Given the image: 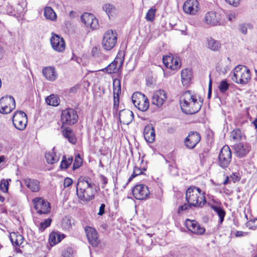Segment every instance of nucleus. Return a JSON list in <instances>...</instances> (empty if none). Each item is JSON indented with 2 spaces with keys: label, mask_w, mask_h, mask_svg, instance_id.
I'll use <instances>...</instances> for the list:
<instances>
[{
  "label": "nucleus",
  "mask_w": 257,
  "mask_h": 257,
  "mask_svg": "<svg viewBox=\"0 0 257 257\" xmlns=\"http://www.w3.org/2000/svg\"><path fill=\"white\" fill-rule=\"evenodd\" d=\"M97 190V187L89 177L81 176L78 179L76 194L80 200L88 202L94 199Z\"/></svg>",
  "instance_id": "1"
},
{
  "label": "nucleus",
  "mask_w": 257,
  "mask_h": 257,
  "mask_svg": "<svg viewBox=\"0 0 257 257\" xmlns=\"http://www.w3.org/2000/svg\"><path fill=\"white\" fill-rule=\"evenodd\" d=\"M186 200L187 203L180 206L178 213H182L192 207H202L206 201L204 193L198 187H190L186 192Z\"/></svg>",
  "instance_id": "2"
},
{
  "label": "nucleus",
  "mask_w": 257,
  "mask_h": 257,
  "mask_svg": "<svg viewBox=\"0 0 257 257\" xmlns=\"http://www.w3.org/2000/svg\"><path fill=\"white\" fill-rule=\"evenodd\" d=\"M180 102L182 111L187 114L197 113L202 106V102L198 100L196 96L192 94L189 90L186 91L182 94Z\"/></svg>",
  "instance_id": "3"
},
{
  "label": "nucleus",
  "mask_w": 257,
  "mask_h": 257,
  "mask_svg": "<svg viewBox=\"0 0 257 257\" xmlns=\"http://www.w3.org/2000/svg\"><path fill=\"white\" fill-rule=\"evenodd\" d=\"M250 79L249 70L243 65H238L233 70L232 80L237 83L246 84Z\"/></svg>",
  "instance_id": "4"
},
{
  "label": "nucleus",
  "mask_w": 257,
  "mask_h": 257,
  "mask_svg": "<svg viewBox=\"0 0 257 257\" xmlns=\"http://www.w3.org/2000/svg\"><path fill=\"white\" fill-rule=\"evenodd\" d=\"M117 40V35L115 31L108 30L103 35L102 41V46L106 51L111 50L116 45Z\"/></svg>",
  "instance_id": "5"
},
{
  "label": "nucleus",
  "mask_w": 257,
  "mask_h": 257,
  "mask_svg": "<svg viewBox=\"0 0 257 257\" xmlns=\"http://www.w3.org/2000/svg\"><path fill=\"white\" fill-rule=\"evenodd\" d=\"M134 105L140 110L146 111L149 107V101L147 96L139 92L134 93L132 96Z\"/></svg>",
  "instance_id": "6"
},
{
  "label": "nucleus",
  "mask_w": 257,
  "mask_h": 257,
  "mask_svg": "<svg viewBox=\"0 0 257 257\" xmlns=\"http://www.w3.org/2000/svg\"><path fill=\"white\" fill-rule=\"evenodd\" d=\"M15 100L13 96L6 95L0 98V113H10L15 108Z\"/></svg>",
  "instance_id": "7"
},
{
  "label": "nucleus",
  "mask_w": 257,
  "mask_h": 257,
  "mask_svg": "<svg viewBox=\"0 0 257 257\" xmlns=\"http://www.w3.org/2000/svg\"><path fill=\"white\" fill-rule=\"evenodd\" d=\"M124 61V55L118 53L114 60L109 64L106 67L101 70L108 74L114 73L117 72L121 67Z\"/></svg>",
  "instance_id": "8"
},
{
  "label": "nucleus",
  "mask_w": 257,
  "mask_h": 257,
  "mask_svg": "<svg viewBox=\"0 0 257 257\" xmlns=\"http://www.w3.org/2000/svg\"><path fill=\"white\" fill-rule=\"evenodd\" d=\"M231 152L229 147L227 145L223 146L218 157L219 166L222 168H227L231 162Z\"/></svg>",
  "instance_id": "9"
},
{
  "label": "nucleus",
  "mask_w": 257,
  "mask_h": 257,
  "mask_svg": "<svg viewBox=\"0 0 257 257\" xmlns=\"http://www.w3.org/2000/svg\"><path fill=\"white\" fill-rule=\"evenodd\" d=\"M78 119L76 111L72 108H67L62 111L61 121L63 124L72 125L75 123Z\"/></svg>",
  "instance_id": "10"
},
{
  "label": "nucleus",
  "mask_w": 257,
  "mask_h": 257,
  "mask_svg": "<svg viewBox=\"0 0 257 257\" xmlns=\"http://www.w3.org/2000/svg\"><path fill=\"white\" fill-rule=\"evenodd\" d=\"M13 123L17 129L21 131L24 130L27 123L26 114L22 111L15 112L13 117Z\"/></svg>",
  "instance_id": "11"
},
{
  "label": "nucleus",
  "mask_w": 257,
  "mask_h": 257,
  "mask_svg": "<svg viewBox=\"0 0 257 257\" xmlns=\"http://www.w3.org/2000/svg\"><path fill=\"white\" fill-rule=\"evenodd\" d=\"M33 203L37 212L39 214H47L50 211L49 202L42 198L37 197L33 200Z\"/></svg>",
  "instance_id": "12"
},
{
  "label": "nucleus",
  "mask_w": 257,
  "mask_h": 257,
  "mask_svg": "<svg viewBox=\"0 0 257 257\" xmlns=\"http://www.w3.org/2000/svg\"><path fill=\"white\" fill-rule=\"evenodd\" d=\"M50 41L51 46L55 51L58 52H62L64 51L65 43L62 37L52 33Z\"/></svg>",
  "instance_id": "13"
},
{
  "label": "nucleus",
  "mask_w": 257,
  "mask_h": 257,
  "mask_svg": "<svg viewBox=\"0 0 257 257\" xmlns=\"http://www.w3.org/2000/svg\"><path fill=\"white\" fill-rule=\"evenodd\" d=\"M113 114H116L119 106V95L121 92L120 81L116 78L113 81Z\"/></svg>",
  "instance_id": "14"
},
{
  "label": "nucleus",
  "mask_w": 257,
  "mask_h": 257,
  "mask_svg": "<svg viewBox=\"0 0 257 257\" xmlns=\"http://www.w3.org/2000/svg\"><path fill=\"white\" fill-rule=\"evenodd\" d=\"M185 225L190 231L195 234L202 235L205 231V228L194 220L186 219Z\"/></svg>",
  "instance_id": "15"
},
{
  "label": "nucleus",
  "mask_w": 257,
  "mask_h": 257,
  "mask_svg": "<svg viewBox=\"0 0 257 257\" xmlns=\"http://www.w3.org/2000/svg\"><path fill=\"white\" fill-rule=\"evenodd\" d=\"M204 23L211 26L221 25L220 15L214 11H210L206 13L204 16Z\"/></svg>",
  "instance_id": "16"
},
{
  "label": "nucleus",
  "mask_w": 257,
  "mask_h": 257,
  "mask_svg": "<svg viewBox=\"0 0 257 257\" xmlns=\"http://www.w3.org/2000/svg\"><path fill=\"white\" fill-rule=\"evenodd\" d=\"M150 194L148 187L143 184L136 185L133 190L134 197L138 200L146 199Z\"/></svg>",
  "instance_id": "17"
},
{
  "label": "nucleus",
  "mask_w": 257,
  "mask_h": 257,
  "mask_svg": "<svg viewBox=\"0 0 257 257\" xmlns=\"http://www.w3.org/2000/svg\"><path fill=\"white\" fill-rule=\"evenodd\" d=\"M85 231L89 243L92 246L97 247L100 242V240L98 239L96 230L92 227L86 226L85 228Z\"/></svg>",
  "instance_id": "18"
},
{
  "label": "nucleus",
  "mask_w": 257,
  "mask_h": 257,
  "mask_svg": "<svg viewBox=\"0 0 257 257\" xmlns=\"http://www.w3.org/2000/svg\"><path fill=\"white\" fill-rule=\"evenodd\" d=\"M201 137L196 132H190L184 141L185 146L188 149H193L200 142Z\"/></svg>",
  "instance_id": "19"
},
{
  "label": "nucleus",
  "mask_w": 257,
  "mask_h": 257,
  "mask_svg": "<svg viewBox=\"0 0 257 257\" xmlns=\"http://www.w3.org/2000/svg\"><path fill=\"white\" fill-rule=\"evenodd\" d=\"M81 20L87 27H90L92 29H96L98 26L97 19L90 13H84L81 16Z\"/></svg>",
  "instance_id": "20"
},
{
  "label": "nucleus",
  "mask_w": 257,
  "mask_h": 257,
  "mask_svg": "<svg viewBox=\"0 0 257 257\" xmlns=\"http://www.w3.org/2000/svg\"><path fill=\"white\" fill-rule=\"evenodd\" d=\"M184 12L190 15H195L199 10V3L197 0H187L183 7Z\"/></svg>",
  "instance_id": "21"
},
{
  "label": "nucleus",
  "mask_w": 257,
  "mask_h": 257,
  "mask_svg": "<svg viewBox=\"0 0 257 257\" xmlns=\"http://www.w3.org/2000/svg\"><path fill=\"white\" fill-rule=\"evenodd\" d=\"M167 98V95L166 91L164 90L160 89L156 91L152 98L153 104L160 107L161 106Z\"/></svg>",
  "instance_id": "22"
},
{
  "label": "nucleus",
  "mask_w": 257,
  "mask_h": 257,
  "mask_svg": "<svg viewBox=\"0 0 257 257\" xmlns=\"http://www.w3.org/2000/svg\"><path fill=\"white\" fill-rule=\"evenodd\" d=\"M234 148L236 156L243 157L246 156L251 149V145L248 143H239L234 145Z\"/></svg>",
  "instance_id": "23"
},
{
  "label": "nucleus",
  "mask_w": 257,
  "mask_h": 257,
  "mask_svg": "<svg viewBox=\"0 0 257 257\" xmlns=\"http://www.w3.org/2000/svg\"><path fill=\"white\" fill-rule=\"evenodd\" d=\"M163 62L164 65L172 70H176L180 68V64L177 57H174L172 55L166 56L163 58Z\"/></svg>",
  "instance_id": "24"
},
{
  "label": "nucleus",
  "mask_w": 257,
  "mask_h": 257,
  "mask_svg": "<svg viewBox=\"0 0 257 257\" xmlns=\"http://www.w3.org/2000/svg\"><path fill=\"white\" fill-rule=\"evenodd\" d=\"M134 118L133 112L128 109H122L119 112V119L121 123L128 124Z\"/></svg>",
  "instance_id": "25"
},
{
  "label": "nucleus",
  "mask_w": 257,
  "mask_h": 257,
  "mask_svg": "<svg viewBox=\"0 0 257 257\" xmlns=\"http://www.w3.org/2000/svg\"><path fill=\"white\" fill-rule=\"evenodd\" d=\"M155 131L151 124L146 125L144 130V136L145 140L149 143L154 142L155 139Z\"/></svg>",
  "instance_id": "26"
},
{
  "label": "nucleus",
  "mask_w": 257,
  "mask_h": 257,
  "mask_svg": "<svg viewBox=\"0 0 257 257\" xmlns=\"http://www.w3.org/2000/svg\"><path fill=\"white\" fill-rule=\"evenodd\" d=\"M206 47L211 51H219L221 48V43L213 38L209 37L206 39Z\"/></svg>",
  "instance_id": "27"
},
{
  "label": "nucleus",
  "mask_w": 257,
  "mask_h": 257,
  "mask_svg": "<svg viewBox=\"0 0 257 257\" xmlns=\"http://www.w3.org/2000/svg\"><path fill=\"white\" fill-rule=\"evenodd\" d=\"M23 180L27 187L32 192H37L39 191L40 186L38 180L29 178H25Z\"/></svg>",
  "instance_id": "28"
},
{
  "label": "nucleus",
  "mask_w": 257,
  "mask_h": 257,
  "mask_svg": "<svg viewBox=\"0 0 257 257\" xmlns=\"http://www.w3.org/2000/svg\"><path fill=\"white\" fill-rule=\"evenodd\" d=\"M42 72L45 78L49 81H54L57 77V73L54 67H46L43 69Z\"/></svg>",
  "instance_id": "29"
},
{
  "label": "nucleus",
  "mask_w": 257,
  "mask_h": 257,
  "mask_svg": "<svg viewBox=\"0 0 257 257\" xmlns=\"http://www.w3.org/2000/svg\"><path fill=\"white\" fill-rule=\"evenodd\" d=\"M65 237V235L58 232H52L49 235V241L50 245L53 246L60 242Z\"/></svg>",
  "instance_id": "30"
},
{
  "label": "nucleus",
  "mask_w": 257,
  "mask_h": 257,
  "mask_svg": "<svg viewBox=\"0 0 257 257\" xmlns=\"http://www.w3.org/2000/svg\"><path fill=\"white\" fill-rule=\"evenodd\" d=\"M10 238L14 245L20 246L23 242V236L20 234L12 232L10 235Z\"/></svg>",
  "instance_id": "31"
},
{
  "label": "nucleus",
  "mask_w": 257,
  "mask_h": 257,
  "mask_svg": "<svg viewBox=\"0 0 257 257\" xmlns=\"http://www.w3.org/2000/svg\"><path fill=\"white\" fill-rule=\"evenodd\" d=\"M63 136L66 138L68 141L72 144H75L76 142V139L72 130L67 127L64 128L62 131Z\"/></svg>",
  "instance_id": "32"
},
{
  "label": "nucleus",
  "mask_w": 257,
  "mask_h": 257,
  "mask_svg": "<svg viewBox=\"0 0 257 257\" xmlns=\"http://www.w3.org/2000/svg\"><path fill=\"white\" fill-rule=\"evenodd\" d=\"M44 15L46 19L51 21H56L57 15L54 10L50 7H46L44 9Z\"/></svg>",
  "instance_id": "33"
},
{
  "label": "nucleus",
  "mask_w": 257,
  "mask_h": 257,
  "mask_svg": "<svg viewBox=\"0 0 257 257\" xmlns=\"http://www.w3.org/2000/svg\"><path fill=\"white\" fill-rule=\"evenodd\" d=\"M211 208L216 213L219 217L218 223L221 224L224 220L225 215L226 214L224 210L221 207L215 205H211Z\"/></svg>",
  "instance_id": "34"
},
{
  "label": "nucleus",
  "mask_w": 257,
  "mask_h": 257,
  "mask_svg": "<svg viewBox=\"0 0 257 257\" xmlns=\"http://www.w3.org/2000/svg\"><path fill=\"white\" fill-rule=\"evenodd\" d=\"M191 72L189 69H185L182 70L181 78L184 85H188L191 80Z\"/></svg>",
  "instance_id": "35"
},
{
  "label": "nucleus",
  "mask_w": 257,
  "mask_h": 257,
  "mask_svg": "<svg viewBox=\"0 0 257 257\" xmlns=\"http://www.w3.org/2000/svg\"><path fill=\"white\" fill-rule=\"evenodd\" d=\"M45 158L48 164H53L57 162L59 157L53 151L48 152L45 154Z\"/></svg>",
  "instance_id": "36"
},
{
  "label": "nucleus",
  "mask_w": 257,
  "mask_h": 257,
  "mask_svg": "<svg viewBox=\"0 0 257 257\" xmlns=\"http://www.w3.org/2000/svg\"><path fill=\"white\" fill-rule=\"evenodd\" d=\"M46 102L48 105L53 106H57L59 104V98L55 94H51L48 96L45 99Z\"/></svg>",
  "instance_id": "37"
},
{
  "label": "nucleus",
  "mask_w": 257,
  "mask_h": 257,
  "mask_svg": "<svg viewBox=\"0 0 257 257\" xmlns=\"http://www.w3.org/2000/svg\"><path fill=\"white\" fill-rule=\"evenodd\" d=\"M102 9L106 12L109 18L113 16L116 12V9L112 5L105 4L102 6Z\"/></svg>",
  "instance_id": "38"
},
{
  "label": "nucleus",
  "mask_w": 257,
  "mask_h": 257,
  "mask_svg": "<svg viewBox=\"0 0 257 257\" xmlns=\"http://www.w3.org/2000/svg\"><path fill=\"white\" fill-rule=\"evenodd\" d=\"M230 137L234 142H237L242 140L244 136L239 129L236 128L231 132Z\"/></svg>",
  "instance_id": "39"
},
{
  "label": "nucleus",
  "mask_w": 257,
  "mask_h": 257,
  "mask_svg": "<svg viewBox=\"0 0 257 257\" xmlns=\"http://www.w3.org/2000/svg\"><path fill=\"white\" fill-rule=\"evenodd\" d=\"M61 226L62 229L66 231H69L71 229L72 223L70 217L66 216L63 218L61 221Z\"/></svg>",
  "instance_id": "40"
},
{
  "label": "nucleus",
  "mask_w": 257,
  "mask_h": 257,
  "mask_svg": "<svg viewBox=\"0 0 257 257\" xmlns=\"http://www.w3.org/2000/svg\"><path fill=\"white\" fill-rule=\"evenodd\" d=\"M72 157L68 158L67 159L65 156L63 157L60 165L61 168L62 169H67L72 163Z\"/></svg>",
  "instance_id": "41"
},
{
  "label": "nucleus",
  "mask_w": 257,
  "mask_h": 257,
  "mask_svg": "<svg viewBox=\"0 0 257 257\" xmlns=\"http://www.w3.org/2000/svg\"><path fill=\"white\" fill-rule=\"evenodd\" d=\"M11 181V180L9 179H3L1 181L0 184V190L4 192H7L9 189V181Z\"/></svg>",
  "instance_id": "42"
},
{
  "label": "nucleus",
  "mask_w": 257,
  "mask_h": 257,
  "mask_svg": "<svg viewBox=\"0 0 257 257\" xmlns=\"http://www.w3.org/2000/svg\"><path fill=\"white\" fill-rule=\"evenodd\" d=\"M253 26L251 24H242L239 25V30L243 34H246L247 32V29H252Z\"/></svg>",
  "instance_id": "43"
},
{
  "label": "nucleus",
  "mask_w": 257,
  "mask_h": 257,
  "mask_svg": "<svg viewBox=\"0 0 257 257\" xmlns=\"http://www.w3.org/2000/svg\"><path fill=\"white\" fill-rule=\"evenodd\" d=\"M246 226L248 228L255 230L257 228V218L250 219L246 223Z\"/></svg>",
  "instance_id": "44"
},
{
  "label": "nucleus",
  "mask_w": 257,
  "mask_h": 257,
  "mask_svg": "<svg viewBox=\"0 0 257 257\" xmlns=\"http://www.w3.org/2000/svg\"><path fill=\"white\" fill-rule=\"evenodd\" d=\"M218 88L221 93H225L228 89L229 84L225 80H223L221 81Z\"/></svg>",
  "instance_id": "45"
},
{
  "label": "nucleus",
  "mask_w": 257,
  "mask_h": 257,
  "mask_svg": "<svg viewBox=\"0 0 257 257\" xmlns=\"http://www.w3.org/2000/svg\"><path fill=\"white\" fill-rule=\"evenodd\" d=\"M145 170H146L145 169H143V170H142L138 167H135L134 169V172L132 176L128 179V182L131 181L135 177L142 174L143 173V171Z\"/></svg>",
  "instance_id": "46"
},
{
  "label": "nucleus",
  "mask_w": 257,
  "mask_h": 257,
  "mask_svg": "<svg viewBox=\"0 0 257 257\" xmlns=\"http://www.w3.org/2000/svg\"><path fill=\"white\" fill-rule=\"evenodd\" d=\"M52 219L50 218L45 219L43 222L40 224L39 229L41 231H43L46 228L50 225Z\"/></svg>",
  "instance_id": "47"
},
{
  "label": "nucleus",
  "mask_w": 257,
  "mask_h": 257,
  "mask_svg": "<svg viewBox=\"0 0 257 257\" xmlns=\"http://www.w3.org/2000/svg\"><path fill=\"white\" fill-rule=\"evenodd\" d=\"M155 12L156 10L153 9H151L148 11L146 16V19L147 21L152 22L154 20Z\"/></svg>",
  "instance_id": "48"
},
{
  "label": "nucleus",
  "mask_w": 257,
  "mask_h": 257,
  "mask_svg": "<svg viewBox=\"0 0 257 257\" xmlns=\"http://www.w3.org/2000/svg\"><path fill=\"white\" fill-rule=\"evenodd\" d=\"M82 164V159L80 157L79 155H78L76 156L74 162L73 163V169L74 170L78 169Z\"/></svg>",
  "instance_id": "49"
},
{
  "label": "nucleus",
  "mask_w": 257,
  "mask_h": 257,
  "mask_svg": "<svg viewBox=\"0 0 257 257\" xmlns=\"http://www.w3.org/2000/svg\"><path fill=\"white\" fill-rule=\"evenodd\" d=\"M230 181H232L233 182L235 183L239 181L240 179L238 176V174L237 173H232L229 177Z\"/></svg>",
  "instance_id": "50"
},
{
  "label": "nucleus",
  "mask_w": 257,
  "mask_h": 257,
  "mask_svg": "<svg viewBox=\"0 0 257 257\" xmlns=\"http://www.w3.org/2000/svg\"><path fill=\"white\" fill-rule=\"evenodd\" d=\"M73 181L70 178H66L63 182L64 188L68 187L72 184Z\"/></svg>",
  "instance_id": "51"
},
{
  "label": "nucleus",
  "mask_w": 257,
  "mask_h": 257,
  "mask_svg": "<svg viewBox=\"0 0 257 257\" xmlns=\"http://www.w3.org/2000/svg\"><path fill=\"white\" fill-rule=\"evenodd\" d=\"M225 1L230 5L237 7L239 4L241 0H225Z\"/></svg>",
  "instance_id": "52"
},
{
  "label": "nucleus",
  "mask_w": 257,
  "mask_h": 257,
  "mask_svg": "<svg viewBox=\"0 0 257 257\" xmlns=\"http://www.w3.org/2000/svg\"><path fill=\"white\" fill-rule=\"evenodd\" d=\"M62 254L64 257H70L71 256V249L67 248L63 252Z\"/></svg>",
  "instance_id": "53"
},
{
  "label": "nucleus",
  "mask_w": 257,
  "mask_h": 257,
  "mask_svg": "<svg viewBox=\"0 0 257 257\" xmlns=\"http://www.w3.org/2000/svg\"><path fill=\"white\" fill-rule=\"evenodd\" d=\"M211 75H209V77H210ZM211 88H212V80L211 78H210L209 86H208V98H210L211 95Z\"/></svg>",
  "instance_id": "54"
},
{
  "label": "nucleus",
  "mask_w": 257,
  "mask_h": 257,
  "mask_svg": "<svg viewBox=\"0 0 257 257\" xmlns=\"http://www.w3.org/2000/svg\"><path fill=\"white\" fill-rule=\"evenodd\" d=\"M105 205L104 204H101L99 209V212L98 213V214L99 215H102L104 213V209H105Z\"/></svg>",
  "instance_id": "55"
},
{
  "label": "nucleus",
  "mask_w": 257,
  "mask_h": 257,
  "mask_svg": "<svg viewBox=\"0 0 257 257\" xmlns=\"http://www.w3.org/2000/svg\"><path fill=\"white\" fill-rule=\"evenodd\" d=\"M101 181H102V183L103 184V186H102V188H104L105 186L107 183V178L103 175L100 176Z\"/></svg>",
  "instance_id": "56"
},
{
  "label": "nucleus",
  "mask_w": 257,
  "mask_h": 257,
  "mask_svg": "<svg viewBox=\"0 0 257 257\" xmlns=\"http://www.w3.org/2000/svg\"><path fill=\"white\" fill-rule=\"evenodd\" d=\"M227 19L230 21H233L235 19V15L234 14H229L228 15Z\"/></svg>",
  "instance_id": "57"
},
{
  "label": "nucleus",
  "mask_w": 257,
  "mask_h": 257,
  "mask_svg": "<svg viewBox=\"0 0 257 257\" xmlns=\"http://www.w3.org/2000/svg\"><path fill=\"white\" fill-rule=\"evenodd\" d=\"M244 233L241 231H237L235 233V236L237 237H240L243 236Z\"/></svg>",
  "instance_id": "58"
},
{
  "label": "nucleus",
  "mask_w": 257,
  "mask_h": 257,
  "mask_svg": "<svg viewBox=\"0 0 257 257\" xmlns=\"http://www.w3.org/2000/svg\"><path fill=\"white\" fill-rule=\"evenodd\" d=\"M229 181H230V178H229V177L228 176H227L225 180L224 181L223 184L224 185L227 184Z\"/></svg>",
  "instance_id": "59"
},
{
  "label": "nucleus",
  "mask_w": 257,
  "mask_h": 257,
  "mask_svg": "<svg viewBox=\"0 0 257 257\" xmlns=\"http://www.w3.org/2000/svg\"><path fill=\"white\" fill-rule=\"evenodd\" d=\"M252 123L253 124L256 131H257V118H255L253 121L252 122Z\"/></svg>",
  "instance_id": "60"
},
{
  "label": "nucleus",
  "mask_w": 257,
  "mask_h": 257,
  "mask_svg": "<svg viewBox=\"0 0 257 257\" xmlns=\"http://www.w3.org/2000/svg\"><path fill=\"white\" fill-rule=\"evenodd\" d=\"M5 157L4 156H0V164L3 162L5 161Z\"/></svg>",
  "instance_id": "61"
},
{
  "label": "nucleus",
  "mask_w": 257,
  "mask_h": 257,
  "mask_svg": "<svg viewBox=\"0 0 257 257\" xmlns=\"http://www.w3.org/2000/svg\"><path fill=\"white\" fill-rule=\"evenodd\" d=\"M5 200V198L4 197L0 196V201L3 202Z\"/></svg>",
  "instance_id": "62"
},
{
  "label": "nucleus",
  "mask_w": 257,
  "mask_h": 257,
  "mask_svg": "<svg viewBox=\"0 0 257 257\" xmlns=\"http://www.w3.org/2000/svg\"><path fill=\"white\" fill-rule=\"evenodd\" d=\"M96 51H97V48H93L92 50V53H94Z\"/></svg>",
  "instance_id": "63"
},
{
  "label": "nucleus",
  "mask_w": 257,
  "mask_h": 257,
  "mask_svg": "<svg viewBox=\"0 0 257 257\" xmlns=\"http://www.w3.org/2000/svg\"><path fill=\"white\" fill-rule=\"evenodd\" d=\"M2 149V146L1 144H0V152L1 151Z\"/></svg>",
  "instance_id": "64"
}]
</instances>
